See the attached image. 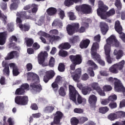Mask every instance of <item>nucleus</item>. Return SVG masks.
Segmentation results:
<instances>
[{
    "mask_svg": "<svg viewBox=\"0 0 125 125\" xmlns=\"http://www.w3.org/2000/svg\"><path fill=\"white\" fill-rule=\"evenodd\" d=\"M27 81L35 82L34 83L30 85V87H32V89L36 92L40 93L42 90V85L41 84H38L40 83V77L38 75L34 73L28 72L27 73Z\"/></svg>",
    "mask_w": 125,
    "mask_h": 125,
    "instance_id": "1",
    "label": "nucleus"
},
{
    "mask_svg": "<svg viewBox=\"0 0 125 125\" xmlns=\"http://www.w3.org/2000/svg\"><path fill=\"white\" fill-rule=\"evenodd\" d=\"M98 48H99V44L97 42L93 43L91 48L92 58L94 61H97L100 65L104 66H105V61L101 59V56L97 53Z\"/></svg>",
    "mask_w": 125,
    "mask_h": 125,
    "instance_id": "2",
    "label": "nucleus"
},
{
    "mask_svg": "<svg viewBox=\"0 0 125 125\" xmlns=\"http://www.w3.org/2000/svg\"><path fill=\"white\" fill-rule=\"evenodd\" d=\"M85 30L84 26H81L80 28L79 23H75L72 25L69 24L66 27V31L69 36H73L75 33H80V34L84 33Z\"/></svg>",
    "mask_w": 125,
    "mask_h": 125,
    "instance_id": "3",
    "label": "nucleus"
},
{
    "mask_svg": "<svg viewBox=\"0 0 125 125\" xmlns=\"http://www.w3.org/2000/svg\"><path fill=\"white\" fill-rule=\"evenodd\" d=\"M69 97L71 100H72L73 102L77 104V100L76 99V97H77V103L78 104H82L83 103V98L81 95L79 94L75 87L72 85H69Z\"/></svg>",
    "mask_w": 125,
    "mask_h": 125,
    "instance_id": "4",
    "label": "nucleus"
},
{
    "mask_svg": "<svg viewBox=\"0 0 125 125\" xmlns=\"http://www.w3.org/2000/svg\"><path fill=\"white\" fill-rule=\"evenodd\" d=\"M110 84H114V88L117 92H125V88L120 80L117 78L109 77L107 80Z\"/></svg>",
    "mask_w": 125,
    "mask_h": 125,
    "instance_id": "5",
    "label": "nucleus"
},
{
    "mask_svg": "<svg viewBox=\"0 0 125 125\" xmlns=\"http://www.w3.org/2000/svg\"><path fill=\"white\" fill-rule=\"evenodd\" d=\"M69 58L72 63L70 65V70L71 71H75L77 65H80L83 62V57L80 54L71 55L69 56Z\"/></svg>",
    "mask_w": 125,
    "mask_h": 125,
    "instance_id": "6",
    "label": "nucleus"
},
{
    "mask_svg": "<svg viewBox=\"0 0 125 125\" xmlns=\"http://www.w3.org/2000/svg\"><path fill=\"white\" fill-rule=\"evenodd\" d=\"M111 44H114L116 47L120 46V42L116 38V36L114 35L110 36L107 39H106V44L104 45V48L109 47V50H111Z\"/></svg>",
    "mask_w": 125,
    "mask_h": 125,
    "instance_id": "7",
    "label": "nucleus"
},
{
    "mask_svg": "<svg viewBox=\"0 0 125 125\" xmlns=\"http://www.w3.org/2000/svg\"><path fill=\"white\" fill-rule=\"evenodd\" d=\"M15 102L18 105L21 106H25L28 104L29 102V98L27 96H17L15 98Z\"/></svg>",
    "mask_w": 125,
    "mask_h": 125,
    "instance_id": "8",
    "label": "nucleus"
},
{
    "mask_svg": "<svg viewBox=\"0 0 125 125\" xmlns=\"http://www.w3.org/2000/svg\"><path fill=\"white\" fill-rule=\"evenodd\" d=\"M47 52L44 51V52H41V53L38 55V62L40 65H42L43 67L47 66V63H44L45 59L47 58Z\"/></svg>",
    "mask_w": 125,
    "mask_h": 125,
    "instance_id": "9",
    "label": "nucleus"
},
{
    "mask_svg": "<svg viewBox=\"0 0 125 125\" xmlns=\"http://www.w3.org/2000/svg\"><path fill=\"white\" fill-rule=\"evenodd\" d=\"M78 11H81L83 14H89L92 10L91 6L89 5L84 4L76 8Z\"/></svg>",
    "mask_w": 125,
    "mask_h": 125,
    "instance_id": "10",
    "label": "nucleus"
},
{
    "mask_svg": "<svg viewBox=\"0 0 125 125\" xmlns=\"http://www.w3.org/2000/svg\"><path fill=\"white\" fill-rule=\"evenodd\" d=\"M82 76V69L78 68L76 69L74 72L71 73V78L75 83H79L80 79Z\"/></svg>",
    "mask_w": 125,
    "mask_h": 125,
    "instance_id": "11",
    "label": "nucleus"
},
{
    "mask_svg": "<svg viewBox=\"0 0 125 125\" xmlns=\"http://www.w3.org/2000/svg\"><path fill=\"white\" fill-rule=\"evenodd\" d=\"M54 121L51 123V125H58L60 124L62 118H63V113L61 111H58L54 115Z\"/></svg>",
    "mask_w": 125,
    "mask_h": 125,
    "instance_id": "12",
    "label": "nucleus"
},
{
    "mask_svg": "<svg viewBox=\"0 0 125 125\" xmlns=\"http://www.w3.org/2000/svg\"><path fill=\"white\" fill-rule=\"evenodd\" d=\"M88 101L91 110H95L96 103H97V97L95 95H91L89 97Z\"/></svg>",
    "mask_w": 125,
    "mask_h": 125,
    "instance_id": "13",
    "label": "nucleus"
},
{
    "mask_svg": "<svg viewBox=\"0 0 125 125\" xmlns=\"http://www.w3.org/2000/svg\"><path fill=\"white\" fill-rule=\"evenodd\" d=\"M54 76H55V73L53 70L47 71L44 76L43 81L46 83H48L49 80L53 79Z\"/></svg>",
    "mask_w": 125,
    "mask_h": 125,
    "instance_id": "14",
    "label": "nucleus"
},
{
    "mask_svg": "<svg viewBox=\"0 0 125 125\" xmlns=\"http://www.w3.org/2000/svg\"><path fill=\"white\" fill-rule=\"evenodd\" d=\"M31 13H32V11L31 10L27 11H21L17 13V16L23 19H30V17H31L30 14H31Z\"/></svg>",
    "mask_w": 125,
    "mask_h": 125,
    "instance_id": "15",
    "label": "nucleus"
},
{
    "mask_svg": "<svg viewBox=\"0 0 125 125\" xmlns=\"http://www.w3.org/2000/svg\"><path fill=\"white\" fill-rule=\"evenodd\" d=\"M91 86L94 90H96L98 93L101 96H105V92L102 90V89L99 86V84L97 83H93L91 84Z\"/></svg>",
    "mask_w": 125,
    "mask_h": 125,
    "instance_id": "16",
    "label": "nucleus"
},
{
    "mask_svg": "<svg viewBox=\"0 0 125 125\" xmlns=\"http://www.w3.org/2000/svg\"><path fill=\"white\" fill-rule=\"evenodd\" d=\"M104 48V53L105 54V60L108 64H112L113 62V58H111V56L110 55V53L111 52V50H110V48L106 46Z\"/></svg>",
    "mask_w": 125,
    "mask_h": 125,
    "instance_id": "17",
    "label": "nucleus"
},
{
    "mask_svg": "<svg viewBox=\"0 0 125 125\" xmlns=\"http://www.w3.org/2000/svg\"><path fill=\"white\" fill-rule=\"evenodd\" d=\"M9 66L11 69H13L12 73L14 77H17V76L20 74V72H19V68H18V66H17L15 63H10L9 64Z\"/></svg>",
    "mask_w": 125,
    "mask_h": 125,
    "instance_id": "18",
    "label": "nucleus"
},
{
    "mask_svg": "<svg viewBox=\"0 0 125 125\" xmlns=\"http://www.w3.org/2000/svg\"><path fill=\"white\" fill-rule=\"evenodd\" d=\"M19 57V53L17 51H12L7 54L5 58V60H11L13 58H18Z\"/></svg>",
    "mask_w": 125,
    "mask_h": 125,
    "instance_id": "19",
    "label": "nucleus"
},
{
    "mask_svg": "<svg viewBox=\"0 0 125 125\" xmlns=\"http://www.w3.org/2000/svg\"><path fill=\"white\" fill-rule=\"evenodd\" d=\"M100 27L101 28V31L104 36H105L107 34V32L109 31V26L108 24L104 22H101L100 23Z\"/></svg>",
    "mask_w": 125,
    "mask_h": 125,
    "instance_id": "20",
    "label": "nucleus"
},
{
    "mask_svg": "<svg viewBox=\"0 0 125 125\" xmlns=\"http://www.w3.org/2000/svg\"><path fill=\"white\" fill-rule=\"evenodd\" d=\"M99 8L97 10L101 11L102 12H106L108 10V6L104 5V3L102 0L98 2Z\"/></svg>",
    "mask_w": 125,
    "mask_h": 125,
    "instance_id": "21",
    "label": "nucleus"
},
{
    "mask_svg": "<svg viewBox=\"0 0 125 125\" xmlns=\"http://www.w3.org/2000/svg\"><path fill=\"white\" fill-rule=\"evenodd\" d=\"M90 43V40L89 39L83 40L80 43V47L82 49L87 48Z\"/></svg>",
    "mask_w": 125,
    "mask_h": 125,
    "instance_id": "22",
    "label": "nucleus"
},
{
    "mask_svg": "<svg viewBox=\"0 0 125 125\" xmlns=\"http://www.w3.org/2000/svg\"><path fill=\"white\" fill-rule=\"evenodd\" d=\"M114 28L115 31H116L118 34H122V32H123V27L121 25V22L119 21H116Z\"/></svg>",
    "mask_w": 125,
    "mask_h": 125,
    "instance_id": "23",
    "label": "nucleus"
},
{
    "mask_svg": "<svg viewBox=\"0 0 125 125\" xmlns=\"http://www.w3.org/2000/svg\"><path fill=\"white\" fill-rule=\"evenodd\" d=\"M114 55L116 56V58L117 60L121 59L123 57V54H124V52L122 50H119L118 51L117 49H115L113 52Z\"/></svg>",
    "mask_w": 125,
    "mask_h": 125,
    "instance_id": "24",
    "label": "nucleus"
},
{
    "mask_svg": "<svg viewBox=\"0 0 125 125\" xmlns=\"http://www.w3.org/2000/svg\"><path fill=\"white\" fill-rule=\"evenodd\" d=\"M92 91V89L89 86L83 87L82 89V92L83 95H87V94H89Z\"/></svg>",
    "mask_w": 125,
    "mask_h": 125,
    "instance_id": "25",
    "label": "nucleus"
},
{
    "mask_svg": "<svg viewBox=\"0 0 125 125\" xmlns=\"http://www.w3.org/2000/svg\"><path fill=\"white\" fill-rule=\"evenodd\" d=\"M46 12L49 16H52L56 14L57 10L55 8L50 7L46 10Z\"/></svg>",
    "mask_w": 125,
    "mask_h": 125,
    "instance_id": "26",
    "label": "nucleus"
},
{
    "mask_svg": "<svg viewBox=\"0 0 125 125\" xmlns=\"http://www.w3.org/2000/svg\"><path fill=\"white\" fill-rule=\"evenodd\" d=\"M81 0H65L64 1V5L65 6H71V5H73L74 4L73 2H79V1H81Z\"/></svg>",
    "mask_w": 125,
    "mask_h": 125,
    "instance_id": "27",
    "label": "nucleus"
},
{
    "mask_svg": "<svg viewBox=\"0 0 125 125\" xmlns=\"http://www.w3.org/2000/svg\"><path fill=\"white\" fill-rule=\"evenodd\" d=\"M117 70L122 71L124 68V66H125V61L124 60L122 61L121 62L115 64Z\"/></svg>",
    "mask_w": 125,
    "mask_h": 125,
    "instance_id": "28",
    "label": "nucleus"
},
{
    "mask_svg": "<svg viewBox=\"0 0 125 125\" xmlns=\"http://www.w3.org/2000/svg\"><path fill=\"white\" fill-rule=\"evenodd\" d=\"M25 43L28 47H31L34 44V40L32 38H25Z\"/></svg>",
    "mask_w": 125,
    "mask_h": 125,
    "instance_id": "29",
    "label": "nucleus"
},
{
    "mask_svg": "<svg viewBox=\"0 0 125 125\" xmlns=\"http://www.w3.org/2000/svg\"><path fill=\"white\" fill-rule=\"evenodd\" d=\"M53 27H62L63 25L62 24V22L59 19H56L54 21L52 24Z\"/></svg>",
    "mask_w": 125,
    "mask_h": 125,
    "instance_id": "30",
    "label": "nucleus"
},
{
    "mask_svg": "<svg viewBox=\"0 0 125 125\" xmlns=\"http://www.w3.org/2000/svg\"><path fill=\"white\" fill-rule=\"evenodd\" d=\"M19 27L21 29V31H23V32H27L29 31L30 30V28H31L30 25L26 24H24L23 25V24H20Z\"/></svg>",
    "mask_w": 125,
    "mask_h": 125,
    "instance_id": "31",
    "label": "nucleus"
},
{
    "mask_svg": "<svg viewBox=\"0 0 125 125\" xmlns=\"http://www.w3.org/2000/svg\"><path fill=\"white\" fill-rule=\"evenodd\" d=\"M71 47V45L68 42L62 43L60 44L59 48L60 49H69Z\"/></svg>",
    "mask_w": 125,
    "mask_h": 125,
    "instance_id": "32",
    "label": "nucleus"
},
{
    "mask_svg": "<svg viewBox=\"0 0 125 125\" xmlns=\"http://www.w3.org/2000/svg\"><path fill=\"white\" fill-rule=\"evenodd\" d=\"M25 92V90L21 87L16 89L15 94L16 95H24Z\"/></svg>",
    "mask_w": 125,
    "mask_h": 125,
    "instance_id": "33",
    "label": "nucleus"
},
{
    "mask_svg": "<svg viewBox=\"0 0 125 125\" xmlns=\"http://www.w3.org/2000/svg\"><path fill=\"white\" fill-rule=\"evenodd\" d=\"M61 40V38L58 36L53 35L50 37V42H58V41Z\"/></svg>",
    "mask_w": 125,
    "mask_h": 125,
    "instance_id": "34",
    "label": "nucleus"
},
{
    "mask_svg": "<svg viewBox=\"0 0 125 125\" xmlns=\"http://www.w3.org/2000/svg\"><path fill=\"white\" fill-rule=\"evenodd\" d=\"M71 125H78L80 124V121L77 117H72L70 119Z\"/></svg>",
    "mask_w": 125,
    "mask_h": 125,
    "instance_id": "35",
    "label": "nucleus"
},
{
    "mask_svg": "<svg viewBox=\"0 0 125 125\" xmlns=\"http://www.w3.org/2000/svg\"><path fill=\"white\" fill-rule=\"evenodd\" d=\"M109 72L113 73V74H118L119 71L118 70L116 64H113L109 68Z\"/></svg>",
    "mask_w": 125,
    "mask_h": 125,
    "instance_id": "36",
    "label": "nucleus"
},
{
    "mask_svg": "<svg viewBox=\"0 0 125 125\" xmlns=\"http://www.w3.org/2000/svg\"><path fill=\"white\" fill-rule=\"evenodd\" d=\"M109 111V107L107 106L101 107L99 109V113L101 114H106Z\"/></svg>",
    "mask_w": 125,
    "mask_h": 125,
    "instance_id": "37",
    "label": "nucleus"
},
{
    "mask_svg": "<svg viewBox=\"0 0 125 125\" xmlns=\"http://www.w3.org/2000/svg\"><path fill=\"white\" fill-rule=\"evenodd\" d=\"M107 118L108 120H110V121H115V120L118 119V117L117 116V113H112L109 114Z\"/></svg>",
    "mask_w": 125,
    "mask_h": 125,
    "instance_id": "38",
    "label": "nucleus"
},
{
    "mask_svg": "<svg viewBox=\"0 0 125 125\" xmlns=\"http://www.w3.org/2000/svg\"><path fill=\"white\" fill-rule=\"evenodd\" d=\"M87 64L88 65H89L90 66H92V67H93L94 70H96L98 68V66L92 60H88L87 61Z\"/></svg>",
    "mask_w": 125,
    "mask_h": 125,
    "instance_id": "39",
    "label": "nucleus"
},
{
    "mask_svg": "<svg viewBox=\"0 0 125 125\" xmlns=\"http://www.w3.org/2000/svg\"><path fill=\"white\" fill-rule=\"evenodd\" d=\"M114 4L118 10H121L123 5L122 4L121 0H116Z\"/></svg>",
    "mask_w": 125,
    "mask_h": 125,
    "instance_id": "40",
    "label": "nucleus"
},
{
    "mask_svg": "<svg viewBox=\"0 0 125 125\" xmlns=\"http://www.w3.org/2000/svg\"><path fill=\"white\" fill-rule=\"evenodd\" d=\"M64 87H61L59 90V94L60 96L64 97L66 95V91H65Z\"/></svg>",
    "mask_w": 125,
    "mask_h": 125,
    "instance_id": "41",
    "label": "nucleus"
},
{
    "mask_svg": "<svg viewBox=\"0 0 125 125\" xmlns=\"http://www.w3.org/2000/svg\"><path fill=\"white\" fill-rule=\"evenodd\" d=\"M54 106H47L44 109V112H47V113H52L54 110Z\"/></svg>",
    "mask_w": 125,
    "mask_h": 125,
    "instance_id": "42",
    "label": "nucleus"
},
{
    "mask_svg": "<svg viewBox=\"0 0 125 125\" xmlns=\"http://www.w3.org/2000/svg\"><path fill=\"white\" fill-rule=\"evenodd\" d=\"M51 87H52L53 90H54L55 92H57L59 88L58 84L55 82L52 83Z\"/></svg>",
    "mask_w": 125,
    "mask_h": 125,
    "instance_id": "43",
    "label": "nucleus"
},
{
    "mask_svg": "<svg viewBox=\"0 0 125 125\" xmlns=\"http://www.w3.org/2000/svg\"><path fill=\"white\" fill-rule=\"evenodd\" d=\"M58 70L59 72H64L65 71V65L64 63L61 62L59 63Z\"/></svg>",
    "mask_w": 125,
    "mask_h": 125,
    "instance_id": "44",
    "label": "nucleus"
},
{
    "mask_svg": "<svg viewBox=\"0 0 125 125\" xmlns=\"http://www.w3.org/2000/svg\"><path fill=\"white\" fill-rule=\"evenodd\" d=\"M108 106L110 109H116L118 107V104L116 102H110Z\"/></svg>",
    "mask_w": 125,
    "mask_h": 125,
    "instance_id": "45",
    "label": "nucleus"
},
{
    "mask_svg": "<svg viewBox=\"0 0 125 125\" xmlns=\"http://www.w3.org/2000/svg\"><path fill=\"white\" fill-rule=\"evenodd\" d=\"M78 41H79V36H75L69 40L70 43H76L78 42Z\"/></svg>",
    "mask_w": 125,
    "mask_h": 125,
    "instance_id": "46",
    "label": "nucleus"
},
{
    "mask_svg": "<svg viewBox=\"0 0 125 125\" xmlns=\"http://www.w3.org/2000/svg\"><path fill=\"white\" fill-rule=\"evenodd\" d=\"M59 56H62V57H66L68 55V52L61 50L59 52Z\"/></svg>",
    "mask_w": 125,
    "mask_h": 125,
    "instance_id": "47",
    "label": "nucleus"
},
{
    "mask_svg": "<svg viewBox=\"0 0 125 125\" xmlns=\"http://www.w3.org/2000/svg\"><path fill=\"white\" fill-rule=\"evenodd\" d=\"M0 18H2V21L4 24H6V20H7V17L1 13V11L0 10Z\"/></svg>",
    "mask_w": 125,
    "mask_h": 125,
    "instance_id": "48",
    "label": "nucleus"
},
{
    "mask_svg": "<svg viewBox=\"0 0 125 125\" xmlns=\"http://www.w3.org/2000/svg\"><path fill=\"white\" fill-rule=\"evenodd\" d=\"M109 102H115L117 99V95H113L108 97V99Z\"/></svg>",
    "mask_w": 125,
    "mask_h": 125,
    "instance_id": "49",
    "label": "nucleus"
},
{
    "mask_svg": "<svg viewBox=\"0 0 125 125\" xmlns=\"http://www.w3.org/2000/svg\"><path fill=\"white\" fill-rule=\"evenodd\" d=\"M21 87L24 90H29L30 89V85L28 83H24L21 85Z\"/></svg>",
    "mask_w": 125,
    "mask_h": 125,
    "instance_id": "50",
    "label": "nucleus"
},
{
    "mask_svg": "<svg viewBox=\"0 0 125 125\" xmlns=\"http://www.w3.org/2000/svg\"><path fill=\"white\" fill-rule=\"evenodd\" d=\"M117 118H125V112L123 111H119L116 112Z\"/></svg>",
    "mask_w": 125,
    "mask_h": 125,
    "instance_id": "51",
    "label": "nucleus"
},
{
    "mask_svg": "<svg viewBox=\"0 0 125 125\" xmlns=\"http://www.w3.org/2000/svg\"><path fill=\"white\" fill-rule=\"evenodd\" d=\"M79 120V124H81L82 125L83 124H84L85 122H87V121H88V118L85 117H81L80 118Z\"/></svg>",
    "mask_w": 125,
    "mask_h": 125,
    "instance_id": "52",
    "label": "nucleus"
},
{
    "mask_svg": "<svg viewBox=\"0 0 125 125\" xmlns=\"http://www.w3.org/2000/svg\"><path fill=\"white\" fill-rule=\"evenodd\" d=\"M103 89L104 91H111L113 88L110 85H105L103 86Z\"/></svg>",
    "mask_w": 125,
    "mask_h": 125,
    "instance_id": "53",
    "label": "nucleus"
},
{
    "mask_svg": "<svg viewBox=\"0 0 125 125\" xmlns=\"http://www.w3.org/2000/svg\"><path fill=\"white\" fill-rule=\"evenodd\" d=\"M7 26L8 32H13L14 31V25L13 23H8Z\"/></svg>",
    "mask_w": 125,
    "mask_h": 125,
    "instance_id": "54",
    "label": "nucleus"
},
{
    "mask_svg": "<svg viewBox=\"0 0 125 125\" xmlns=\"http://www.w3.org/2000/svg\"><path fill=\"white\" fill-rule=\"evenodd\" d=\"M68 15L69 17V20H71V21L75 20L76 18H77V17L75 16V14H74V13L72 12H68Z\"/></svg>",
    "mask_w": 125,
    "mask_h": 125,
    "instance_id": "55",
    "label": "nucleus"
},
{
    "mask_svg": "<svg viewBox=\"0 0 125 125\" xmlns=\"http://www.w3.org/2000/svg\"><path fill=\"white\" fill-rule=\"evenodd\" d=\"M97 13L99 16H101L102 19H106V16L103 15V13H105V12L97 10Z\"/></svg>",
    "mask_w": 125,
    "mask_h": 125,
    "instance_id": "56",
    "label": "nucleus"
},
{
    "mask_svg": "<svg viewBox=\"0 0 125 125\" xmlns=\"http://www.w3.org/2000/svg\"><path fill=\"white\" fill-rule=\"evenodd\" d=\"M38 5L36 4H32L31 6V7H32L31 12H32V13H36L37 11H38Z\"/></svg>",
    "mask_w": 125,
    "mask_h": 125,
    "instance_id": "57",
    "label": "nucleus"
},
{
    "mask_svg": "<svg viewBox=\"0 0 125 125\" xmlns=\"http://www.w3.org/2000/svg\"><path fill=\"white\" fill-rule=\"evenodd\" d=\"M10 72L9 67H5L3 70V75H5L7 77H9Z\"/></svg>",
    "mask_w": 125,
    "mask_h": 125,
    "instance_id": "58",
    "label": "nucleus"
},
{
    "mask_svg": "<svg viewBox=\"0 0 125 125\" xmlns=\"http://www.w3.org/2000/svg\"><path fill=\"white\" fill-rule=\"evenodd\" d=\"M54 63H55V59L53 57H51L49 62L50 67H54Z\"/></svg>",
    "mask_w": 125,
    "mask_h": 125,
    "instance_id": "59",
    "label": "nucleus"
},
{
    "mask_svg": "<svg viewBox=\"0 0 125 125\" xmlns=\"http://www.w3.org/2000/svg\"><path fill=\"white\" fill-rule=\"evenodd\" d=\"M74 112L76 113V114H83V109L76 108L74 109Z\"/></svg>",
    "mask_w": 125,
    "mask_h": 125,
    "instance_id": "60",
    "label": "nucleus"
},
{
    "mask_svg": "<svg viewBox=\"0 0 125 125\" xmlns=\"http://www.w3.org/2000/svg\"><path fill=\"white\" fill-rule=\"evenodd\" d=\"M18 5H19L18 4H16L15 3H12L10 5V9L12 10H16V9L18 8Z\"/></svg>",
    "mask_w": 125,
    "mask_h": 125,
    "instance_id": "61",
    "label": "nucleus"
},
{
    "mask_svg": "<svg viewBox=\"0 0 125 125\" xmlns=\"http://www.w3.org/2000/svg\"><path fill=\"white\" fill-rule=\"evenodd\" d=\"M88 74L90 77H94V71H93V68L92 67H89L88 68Z\"/></svg>",
    "mask_w": 125,
    "mask_h": 125,
    "instance_id": "62",
    "label": "nucleus"
},
{
    "mask_svg": "<svg viewBox=\"0 0 125 125\" xmlns=\"http://www.w3.org/2000/svg\"><path fill=\"white\" fill-rule=\"evenodd\" d=\"M116 12L115 11V9H111L108 12L106 13V15L107 16H111V15H114Z\"/></svg>",
    "mask_w": 125,
    "mask_h": 125,
    "instance_id": "63",
    "label": "nucleus"
},
{
    "mask_svg": "<svg viewBox=\"0 0 125 125\" xmlns=\"http://www.w3.org/2000/svg\"><path fill=\"white\" fill-rule=\"evenodd\" d=\"M112 125H125V120L120 121H117L116 123H113Z\"/></svg>",
    "mask_w": 125,
    "mask_h": 125,
    "instance_id": "64",
    "label": "nucleus"
}]
</instances>
